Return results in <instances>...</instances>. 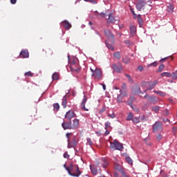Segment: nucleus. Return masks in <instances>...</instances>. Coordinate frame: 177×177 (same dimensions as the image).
Segmentation results:
<instances>
[{
    "label": "nucleus",
    "mask_w": 177,
    "mask_h": 177,
    "mask_svg": "<svg viewBox=\"0 0 177 177\" xmlns=\"http://www.w3.org/2000/svg\"><path fill=\"white\" fill-rule=\"evenodd\" d=\"M66 171L71 176L80 177L81 171L77 165L71 164L69 167H66Z\"/></svg>",
    "instance_id": "1"
},
{
    "label": "nucleus",
    "mask_w": 177,
    "mask_h": 177,
    "mask_svg": "<svg viewBox=\"0 0 177 177\" xmlns=\"http://www.w3.org/2000/svg\"><path fill=\"white\" fill-rule=\"evenodd\" d=\"M68 59L70 63V68L71 71H75V73L80 72L81 68L80 67V63L78 62V59L77 57H73L70 59V55L68 54Z\"/></svg>",
    "instance_id": "2"
},
{
    "label": "nucleus",
    "mask_w": 177,
    "mask_h": 177,
    "mask_svg": "<svg viewBox=\"0 0 177 177\" xmlns=\"http://www.w3.org/2000/svg\"><path fill=\"white\" fill-rule=\"evenodd\" d=\"M110 143V147L113 150H119V151H122V150H124L122 143L118 142V140H115L113 142H111Z\"/></svg>",
    "instance_id": "3"
},
{
    "label": "nucleus",
    "mask_w": 177,
    "mask_h": 177,
    "mask_svg": "<svg viewBox=\"0 0 177 177\" xmlns=\"http://www.w3.org/2000/svg\"><path fill=\"white\" fill-rule=\"evenodd\" d=\"M158 84V82H157V80H155L153 83H152V87H149V86H150V83L147 82H144L142 83V88H147L145 91L144 93H146V92H147V91H151V89H153V88H154L156 86V85Z\"/></svg>",
    "instance_id": "4"
},
{
    "label": "nucleus",
    "mask_w": 177,
    "mask_h": 177,
    "mask_svg": "<svg viewBox=\"0 0 177 177\" xmlns=\"http://www.w3.org/2000/svg\"><path fill=\"white\" fill-rule=\"evenodd\" d=\"M92 77H95L97 80H102V70L96 68L95 71L91 68Z\"/></svg>",
    "instance_id": "5"
},
{
    "label": "nucleus",
    "mask_w": 177,
    "mask_h": 177,
    "mask_svg": "<svg viewBox=\"0 0 177 177\" xmlns=\"http://www.w3.org/2000/svg\"><path fill=\"white\" fill-rule=\"evenodd\" d=\"M162 130V123L160 122H156L153 125V132H158V131Z\"/></svg>",
    "instance_id": "6"
},
{
    "label": "nucleus",
    "mask_w": 177,
    "mask_h": 177,
    "mask_svg": "<svg viewBox=\"0 0 177 177\" xmlns=\"http://www.w3.org/2000/svg\"><path fill=\"white\" fill-rule=\"evenodd\" d=\"M77 117V115L73 111L69 110L65 114V118H67L68 121L71 122L72 118H75Z\"/></svg>",
    "instance_id": "7"
},
{
    "label": "nucleus",
    "mask_w": 177,
    "mask_h": 177,
    "mask_svg": "<svg viewBox=\"0 0 177 177\" xmlns=\"http://www.w3.org/2000/svg\"><path fill=\"white\" fill-rule=\"evenodd\" d=\"M113 68L115 71H116V73H122V71L124 70L122 68V65L120 62H118L117 64H113Z\"/></svg>",
    "instance_id": "8"
},
{
    "label": "nucleus",
    "mask_w": 177,
    "mask_h": 177,
    "mask_svg": "<svg viewBox=\"0 0 177 177\" xmlns=\"http://www.w3.org/2000/svg\"><path fill=\"white\" fill-rule=\"evenodd\" d=\"M145 6H146V2H145L143 0H140L136 3V9L137 10H139L140 12L142 9H145L144 8Z\"/></svg>",
    "instance_id": "9"
},
{
    "label": "nucleus",
    "mask_w": 177,
    "mask_h": 177,
    "mask_svg": "<svg viewBox=\"0 0 177 177\" xmlns=\"http://www.w3.org/2000/svg\"><path fill=\"white\" fill-rule=\"evenodd\" d=\"M87 100H88V98H86V96L84 95V97L81 102L82 110H84V111H89V109L85 107V104H86Z\"/></svg>",
    "instance_id": "10"
},
{
    "label": "nucleus",
    "mask_w": 177,
    "mask_h": 177,
    "mask_svg": "<svg viewBox=\"0 0 177 177\" xmlns=\"http://www.w3.org/2000/svg\"><path fill=\"white\" fill-rule=\"evenodd\" d=\"M61 27H64L66 30H70L71 28V24L68 21L65 20L60 24Z\"/></svg>",
    "instance_id": "11"
},
{
    "label": "nucleus",
    "mask_w": 177,
    "mask_h": 177,
    "mask_svg": "<svg viewBox=\"0 0 177 177\" xmlns=\"http://www.w3.org/2000/svg\"><path fill=\"white\" fill-rule=\"evenodd\" d=\"M100 164H101V166L102 167V168L106 169V168H107V167H109V160H107L105 158H101Z\"/></svg>",
    "instance_id": "12"
},
{
    "label": "nucleus",
    "mask_w": 177,
    "mask_h": 177,
    "mask_svg": "<svg viewBox=\"0 0 177 177\" xmlns=\"http://www.w3.org/2000/svg\"><path fill=\"white\" fill-rule=\"evenodd\" d=\"M104 34L109 39H114V35L111 33V31L109 29L104 30Z\"/></svg>",
    "instance_id": "13"
},
{
    "label": "nucleus",
    "mask_w": 177,
    "mask_h": 177,
    "mask_svg": "<svg viewBox=\"0 0 177 177\" xmlns=\"http://www.w3.org/2000/svg\"><path fill=\"white\" fill-rule=\"evenodd\" d=\"M62 127L64 129H72L71 128V122L69 121V122L64 121L62 124Z\"/></svg>",
    "instance_id": "14"
},
{
    "label": "nucleus",
    "mask_w": 177,
    "mask_h": 177,
    "mask_svg": "<svg viewBox=\"0 0 177 177\" xmlns=\"http://www.w3.org/2000/svg\"><path fill=\"white\" fill-rule=\"evenodd\" d=\"M71 127L72 129H77V128L80 127V120L78 119H75L73 120V124H71Z\"/></svg>",
    "instance_id": "15"
},
{
    "label": "nucleus",
    "mask_w": 177,
    "mask_h": 177,
    "mask_svg": "<svg viewBox=\"0 0 177 177\" xmlns=\"http://www.w3.org/2000/svg\"><path fill=\"white\" fill-rule=\"evenodd\" d=\"M105 129H106L105 133H110V132H111L112 127L109 122H106L105 123Z\"/></svg>",
    "instance_id": "16"
},
{
    "label": "nucleus",
    "mask_w": 177,
    "mask_h": 177,
    "mask_svg": "<svg viewBox=\"0 0 177 177\" xmlns=\"http://www.w3.org/2000/svg\"><path fill=\"white\" fill-rule=\"evenodd\" d=\"M148 100H149V102H151V103H152L153 104H156V103H157V102H158V98L156 96H150L148 97Z\"/></svg>",
    "instance_id": "17"
},
{
    "label": "nucleus",
    "mask_w": 177,
    "mask_h": 177,
    "mask_svg": "<svg viewBox=\"0 0 177 177\" xmlns=\"http://www.w3.org/2000/svg\"><path fill=\"white\" fill-rule=\"evenodd\" d=\"M62 104L64 109H66V107H67V95H64L63 97Z\"/></svg>",
    "instance_id": "18"
},
{
    "label": "nucleus",
    "mask_w": 177,
    "mask_h": 177,
    "mask_svg": "<svg viewBox=\"0 0 177 177\" xmlns=\"http://www.w3.org/2000/svg\"><path fill=\"white\" fill-rule=\"evenodd\" d=\"M130 32L132 37L135 36V35L136 34V27L135 26H131L130 27Z\"/></svg>",
    "instance_id": "19"
},
{
    "label": "nucleus",
    "mask_w": 177,
    "mask_h": 177,
    "mask_svg": "<svg viewBox=\"0 0 177 177\" xmlns=\"http://www.w3.org/2000/svg\"><path fill=\"white\" fill-rule=\"evenodd\" d=\"M28 57H30V53H28V50H23V58L28 59Z\"/></svg>",
    "instance_id": "20"
},
{
    "label": "nucleus",
    "mask_w": 177,
    "mask_h": 177,
    "mask_svg": "<svg viewBox=\"0 0 177 177\" xmlns=\"http://www.w3.org/2000/svg\"><path fill=\"white\" fill-rule=\"evenodd\" d=\"M108 20H109L110 23H115V19L113 17V14L110 13L108 15Z\"/></svg>",
    "instance_id": "21"
},
{
    "label": "nucleus",
    "mask_w": 177,
    "mask_h": 177,
    "mask_svg": "<svg viewBox=\"0 0 177 177\" xmlns=\"http://www.w3.org/2000/svg\"><path fill=\"white\" fill-rule=\"evenodd\" d=\"M90 169L93 174V175H97V169L94 166H90Z\"/></svg>",
    "instance_id": "22"
},
{
    "label": "nucleus",
    "mask_w": 177,
    "mask_h": 177,
    "mask_svg": "<svg viewBox=\"0 0 177 177\" xmlns=\"http://www.w3.org/2000/svg\"><path fill=\"white\" fill-rule=\"evenodd\" d=\"M153 93H157V95H160V96H162V97L167 96V93H165L162 91H157L154 90Z\"/></svg>",
    "instance_id": "23"
},
{
    "label": "nucleus",
    "mask_w": 177,
    "mask_h": 177,
    "mask_svg": "<svg viewBox=\"0 0 177 177\" xmlns=\"http://www.w3.org/2000/svg\"><path fill=\"white\" fill-rule=\"evenodd\" d=\"M53 81H57L59 80V73H54L52 76Z\"/></svg>",
    "instance_id": "24"
},
{
    "label": "nucleus",
    "mask_w": 177,
    "mask_h": 177,
    "mask_svg": "<svg viewBox=\"0 0 177 177\" xmlns=\"http://www.w3.org/2000/svg\"><path fill=\"white\" fill-rule=\"evenodd\" d=\"M137 19H138V24H140V26H143V19H142V15H138L137 17Z\"/></svg>",
    "instance_id": "25"
},
{
    "label": "nucleus",
    "mask_w": 177,
    "mask_h": 177,
    "mask_svg": "<svg viewBox=\"0 0 177 177\" xmlns=\"http://www.w3.org/2000/svg\"><path fill=\"white\" fill-rule=\"evenodd\" d=\"M167 10L169 13H172V12H174V6H172L171 4H169V6H167Z\"/></svg>",
    "instance_id": "26"
},
{
    "label": "nucleus",
    "mask_w": 177,
    "mask_h": 177,
    "mask_svg": "<svg viewBox=\"0 0 177 177\" xmlns=\"http://www.w3.org/2000/svg\"><path fill=\"white\" fill-rule=\"evenodd\" d=\"M114 57L118 59V60H120L121 59V54L120 53V51H118L113 54Z\"/></svg>",
    "instance_id": "27"
},
{
    "label": "nucleus",
    "mask_w": 177,
    "mask_h": 177,
    "mask_svg": "<svg viewBox=\"0 0 177 177\" xmlns=\"http://www.w3.org/2000/svg\"><path fill=\"white\" fill-rule=\"evenodd\" d=\"M126 161H127V162H128V164L129 165H132V164H133V162L132 161V159L129 156L126 157Z\"/></svg>",
    "instance_id": "28"
},
{
    "label": "nucleus",
    "mask_w": 177,
    "mask_h": 177,
    "mask_svg": "<svg viewBox=\"0 0 177 177\" xmlns=\"http://www.w3.org/2000/svg\"><path fill=\"white\" fill-rule=\"evenodd\" d=\"M53 108L55 111H59L60 110V105L58 103H55L53 104Z\"/></svg>",
    "instance_id": "29"
},
{
    "label": "nucleus",
    "mask_w": 177,
    "mask_h": 177,
    "mask_svg": "<svg viewBox=\"0 0 177 177\" xmlns=\"http://www.w3.org/2000/svg\"><path fill=\"white\" fill-rule=\"evenodd\" d=\"M133 119V114L132 113H129L127 118V121H131Z\"/></svg>",
    "instance_id": "30"
},
{
    "label": "nucleus",
    "mask_w": 177,
    "mask_h": 177,
    "mask_svg": "<svg viewBox=\"0 0 177 177\" xmlns=\"http://www.w3.org/2000/svg\"><path fill=\"white\" fill-rule=\"evenodd\" d=\"M122 62L125 64H128V63L131 62V59H129V57H125L124 58L122 59Z\"/></svg>",
    "instance_id": "31"
},
{
    "label": "nucleus",
    "mask_w": 177,
    "mask_h": 177,
    "mask_svg": "<svg viewBox=\"0 0 177 177\" xmlns=\"http://www.w3.org/2000/svg\"><path fill=\"white\" fill-rule=\"evenodd\" d=\"M157 66H158V62H153V63L149 64V65L147 66V67H148V68H149V67H157Z\"/></svg>",
    "instance_id": "32"
},
{
    "label": "nucleus",
    "mask_w": 177,
    "mask_h": 177,
    "mask_svg": "<svg viewBox=\"0 0 177 177\" xmlns=\"http://www.w3.org/2000/svg\"><path fill=\"white\" fill-rule=\"evenodd\" d=\"M46 53L48 55V56H52L53 55V51L50 48H46Z\"/></svg>",
    "instance_id": "33"
},
{
    "label": "nucleus",
    "mask_w": 177,
    "mask_h": 177,
    "mask_svg": "<svg viewBox=\"0 0 177 177\" xmlns=\"http://www.w3.org/2000/svg\"><path fill=\"white\" fill-rule=\"evenodd\" d=\"M161 77H171V73H168V72H164V73H162L160 74Z\"/></svg>",
    "instance_id": "34"
},
{
    "label": "nucleus",
    "mask_w": 177,
    "mask_h": 177,
    "mask_svg": "<svg viewBox=\"0 0 177 177\" xmlns=\"http://www.w3.org/2000/svg\"><path fill=\"white\" fill-rule=\"evenodd\" d=\"M25 77H34V73L31 71H28L24 73Z\"/></svg>",
    "instance_id": "35"
},
{
    "label": "nucleus",
    "mask_w": 177,
    "mask_h": 177,
    "mask_svg": "<svg viewBox=\"0 0 177 177\" xmlns=\"http://www.w3.org/2000/svg\"><path fill=\"white\" fill-rule=\"evenodd\" d=\"M125 77L128 78L129 82H130L131 84H133V80H132V77H131V75L126 74Z\"/></svg>",
    "instance_id": "36"
},
{
    "label": "nucleus",
    "mask_w": 177,
    "mask_h": 177,
    "mask_svg": "<svg viewBox=\"0 0 177 177\" xmlns=\"http://www.w3.org/2000/svg\"><path fill=\"white\" fill-rule=\"evenodd\" d=\"M132 121H133V122H134V124H138L140 122V120H139V118L138 117H134V118H133Z\"/></svg>",
    "instance_id": "37"
},
{
    "label": "nucleus",
    "mask_w": 177,
    "mask_h": 177,
    "mask_svg": "<svg viewBox=\"0 0 177 177\" xmlns=\"http://www.w3.org/2000/svg\"><path fill=\"white\" fill-rule=\"evenodd\" d=\"M85 2H89L90 3H93V5H96L97 3V1L96 0H84Z\"/></svg>",
    "instance_id": "38"
},
{
    "label": "nucleus",
    "mask_w": 177,
    "mask_h": 177,
    "mask_svg": "<svg viewBox=\"0 0 177 177\" xmlns=\"http://www.w3.org/2000/svg\"><path fill=\"white\" fill-rule=\"evenodd\" d=\"M171 77L173 80H177V72H173Z\"/></svg>",
    "instance_id": "39"
},
{
    "label": "nucleus",
    "mask_w": 177,
    "mask_h": 177,
    "mask_svg": "<svg viewBox=\"0 0 177 177\" xmlns=\"http://www.w3.org/2000/svg\"><path fill=\"white\" fill-rule=\"evenodd\" d=\"M164 64H161L158 68V73H161L164 70Z\"/></svg>",
    "instance_id": "40"
},
{
    "label": "nucleus",
    "mask_w": 177,
    "mask_h": 177,
    "mask_svg": "<svg viewBox=\"0 0 177 177\" xmlns=\"http://www.w3.org/2000/svg\"><path fill=\"white\" fill-rule=\"evenodd\" d=\"M86 145H88V146H92V145H93V142H92V140H91V138H87Z\"/></svg>",
    "instance_id": "41"
},
{
    "label": "nucleus",
    "mask_w": 177,
    "mask_h": 177,
    "mask_svg": "<svg viewBox=\"0 0 177 177\" xmlns=\"http://www.w3.org/2000/svg\"><path fill=\"white\" fill-rule=\"evenodd\" d=\"M135 93H143L142 91H140V87H137L135 91Z\"/></svg>",
    "instance_id": "42"
},
{
    "label": "nucleus",
    "mask_w": 177,
    "mask_h": 177,
    "mask_svg": "<svg viewBox=\"0 0 177 177\" xmlns=\"http://www.w3.org/2000/svg\"><path fill=\"white\" fill-rule=\"evenodd\" d=\"M106 46H107L108 49H111V50H114V47H113L111 46V44L106 43Z\"/></svg>",
    "instance_id": "43"
},
{
    "label": "nucleus",
    "mask_w": 177,
    "mask_h": 177,
    "mask_svg": "<svg viewBox=\"0 0 177 177\" xmlns=\"http://www.w3.org/2000/svg\"><path fill=\"white\" fill-rule=\"evenodd\" d=\"M64 158H70V155L67 151L64 153Z\"/></svg>",
    "instance_id": "44"
},
{
    "label": "nucleus",
    "mask_w": 177,
    "mask_h": 177,
    "mask_svg": "<svg viewBox=\"0 0 177 177\" xmlns=\"http://www.w3.org/2000/svg\"><path fill=\"white\" fill-rule=\"evenodd\" d=\"M153 110L156 113H158V111H160V106H155L154 108H153Z\"/></svg>",
    "instance_id": "45"
},
{
    "label": "nucleus",
    "mask_w": 177,
    "mask_h": 177,
    "mask_svg": "<svg viewBox=\"0 0 177 177\" xmlns=\"http://www.w3.org/2000/svg\"><path fill=\"white\" fill-rule=\"evenodd\" d=\"M131 13H132L134 19H138V15H136V13H135V11L132 10Z\"/></svg>",
    "instance_id": "46"
},
{
    "label": "nucleus",
    "mask_w": 177,
    "mask_h": 177,
    "mask_svg": "<svg viewBox=\"0 0 177 177\" xmlns=\"http://www.w3.org/2000/svg\"><path fill=\"white\" fill-rule=\"evenodd\" d=\"M108 115L110 117V118H115V115L114 113H112V114L109 113Z\"/></svg>",
    "instance_id": "47"
},
{
    "label": "nucleus",
    "mask_w": 177,
    "mask_h": 177,
    "mask_svg": "<svg viewBox=\"0 0 177 177\" xmlns=\"http://www.w3.org/2000/svg\"><path fill=\"white\" fill-rule=\"evenodd\" d=\"M163 122L165 123L168 122L169 124H171V121L168 118L163 119Z\"/></svg>",
    "instance_id": "48"
},
{
    "label": "nucleus",
    "mask_w": 177,
    "mask_h": 177,
    "mask_svg": "<svg viewBox=\"0 0 177 177\" xmlns=\"http://www.w3.org/2000/svg\"><path fill=\"white\" fill-rule=\"evenodd\" d=\"M100 15L101 16V17H105V18H106L108 16L107 15L103 12L100 13Z\"/></svg>",
    "instance_id": "49"
},
{
    "label": "nucleus",
    "mask_w": 177,
    "mask_h": 177,
    "mask_svg": "<svg viewBox=\"0 0 177 177\" xmlns=\"http://www.w3.org/2000/svg\"><path fill=\"white\" fill-rule=\"evenodd\" d=\"M106 110V106L102 107V109L101 110H100V113H104V111Z\"/></svg>",
    "instance_id": "50"
},
{
    "label": "nucleus",
    "mask_w": 177,
    "mask_h": 177,
    "mask_svg": "<svg viewBox=\"0 0 177 177\" xmlns=\"http://www.w3.org/2000/svg\"><path fill=\"white\" fill-rule=\"evenodd\" d=\"M138 71H143V66H139L138 67Z\"/></svg>",
    "instance_id": "51"
},
{
    "label": "nucleus",
    "mask_w": 177,
    "mask_h": 177,
    "mask_svg": "<svg viewBox=\"0 0 177 177\" xmlns=\"http://www.w3.org/2000/svg\"><path fill=\"white\" fill-rule=\"evenodd\" d=\"M118 102H122L121 100V95H118Z\"/></svg>",
    "instance_id": "52"
},
{
    "label": "nucleus",
    "mask_w": 177,
    "mask_h": 177,
    "mask_svg": "<svg viewBox=\"0 0 177 177\" xmlns=\"http://www.w3.org/2000/svg\"><path fill=\"white\" fill-rule=\"evenodd\" d=\"M162 138V136H161V134H158V136H157L158 140H161Z\"/></svg>",
    "instance_id": "53"
},
{
    "label": "nucleus",
    "mask_w": 177,
    "mask_h": 177,
    "mask_svg": "<svg viewBox=\"0 0 177 177\" xmlns=\"http://www.w3.org/2000/svg\"><path fill=\"white\" fill-rule=\"evenodd\" d=\"M149 97H150V96H149V95L146 94L145 96H144V99H149Z\"/></svg>",
    "instance_id": "54"
},
{
    "label": "nucleus",
    "mask_w": 177,
    "mask_h": 177,
    "mask_svg": "<svg viewBox=\"0 0 177 177\" xmlns=\"http://www.w3.org/2000/svg\"><path fill=\"white\" fill-rule=\"evenodd\" d=\"M172 131H173V132H176V131H177V127H173V128H172Z\"/></svg>",
    "instance_id": "55"
},
{
    "label": "nucleus",
    "mask_w": 177,
    "mask_h": 177,
    "mask_svg": "<svg viewBox=\"0 0 177 177\" xmlns=\"http://www.w3.org/2000/svg\"><path fill=\"white\" fill-rule=\"evenodd\" d=\"M114 176L115 177H120V175L118 174V173H114Z\"/></svg>",
    "instance_id": "56"
},
{
    "label": "nucleus",
    "mask_w": 177,
    "mask_h": 177,
    "mask_svg": "<svg viewBox=\"0 0 177 177\" xmlns=\"http://www.w3.org/2000/svg\"><path fill=\"white\" fill-rule=\"evenodd\" d=\"M64 167L67 170V168H70V166L67 167L66 164L64 165Z\"/></svg>",
    "instance_id": "57"
},
{
    "label": "nucleus",
    "mask_w": 177,
    "mask_h": 177,
    "mask_svg": "<svg viewBox=\"0 0 177 177\" xmlns=\"http://www.w3.org/2000/svg\"><path fill=\"white\" fill-rule=\"evenodd\" d=\"M102 88L104 91H106V84H102Z\"/></svg>",
    "instance_id": "58"
},
{
    "label": "nucleus",
    "mask_w": 177,
    "mask_h": 177,
    "mask_svg": "<svg viewBox=\"0 0 177 177\" xmlns=\"http://www.w3.org/2000/svg\"><path fill=\"white\" fill-rule=\"evenodd\" d=\"M165 60H167V58H162L160 59V62H165Z\"/></svg>",
    "instance_id": "59"
},
{
    "label": "nucleus",
    "mask_w": 177,
    "mask_h": 177,
    "mask_svg": "<svg viewBox=\"0 0 177 177\" xmlns=\"http://www.w3.org/2000/svg\"><path fill=\"white\" fill-rule=\"evenodd\" d=\"M149 140L150 138L149 137L144 139L145 142H147V140Z\"/></svg>",
    "instance_id": "60"
},
{
    "label": "nucleus",
    "mask_w": 177,
    "mask_h": 177,
    "mask_svg": "<svg viewBox=\"0 0 177 177\" xmlns=\"http://www.w3.org/2000/svg\"><path fill=\"white\" fill-rule=\"evenodd\" d=\"M71 136V133H66V138H70Z\"/></svg>",
    "instance_id": "61"
},
{
    "label": "nucleus",
    "mask_w": 177,
    "mask_h": 177,
    "mask_svg": "<svg viewBox=\"0 0 177 177\" xmlns=\"http://www.w3.org/2000/svg\"><path fill=\"white\" fill-rule=\"evenodd\" d=\"M146 144L147 145V146H151V142H146Z\"/></svg>",
    "instance_id": "62"
},
{
    "label": "nucleus",
    "mask_w": 177,
    "mask_h": 177,
    "mask_svg": "<svg viewBox=\"0 0 177 177\" xmlns=\"http://www.w3.org/2000/svg\"><path fill=\"white\" fill-rule=\"evenodd\" d=\"M71 145H70V143H68V149H71Z\"/></svg>",
    "instance_id": "63"
},
{
    "label": "nucleus",
    "mask_w": 177,
    "mask_h": 177,
    "mask_svg": "<svg viewBox=\"0 0 177 177\" xmlns=\"http://www.w3.org/2000/svg\"><path fill=\"white\" fill-rule=\"evenodd\" d=\"M92 24H93L92 21H90V22L88 23V26H92Z\"/></svg>",
    "instance_id": "64"
}]
</instances>
